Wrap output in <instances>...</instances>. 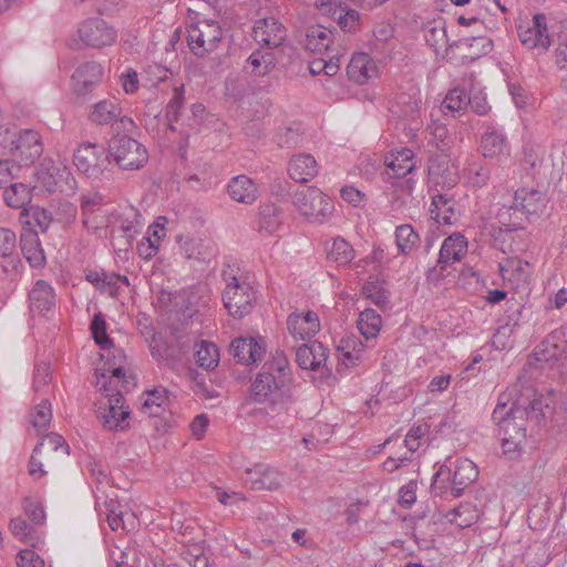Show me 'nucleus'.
Instances as JSON below:
<instances>
[{
    "label": "nucleus",
    "mask_w": 567,
    "mask_h": 567,
    "mask_svg": "<svg viewBox=\"0 0 567 567\" xmlns=\"http://www.w3.org/2000/svg\"><path fill=\"white\" fill-rule=\"evenodd\" d=\"M289 380V363L282 352H277L267 361L250 388V399L258 403H270L274 413L289 412L293 394Z\"/></svg>",
    "instance_id": "obj_1"
},
{
    "label": "nucleus",
    "mask_w": 567,
    "mask_h": 567,
    "mask_svg": "<svg viewBox=\"0 0 567 567\" xmlns=\"http://www.w3.org/2000/svg\"><path fill=\"white\" fill-rule=\"evenodd\" d=\"M540 411V402L532 401L528 408L518 406L515 403L506 409V405L499 403L493 412V420L498 425V436L502 442V449L511 457L523 447L526 440L525 419L529 413Z\"/></svg>",
    "instance_id": "obj_2"
},
{
    "label": "nucleus",
    "mask_w": 567,
    "mask_h": 567,
    "mask_svg": "<svg viewBox=\"0 0 567 567\" xmlns=\"http://www.w3.org/2000/svg\"><path fill=\"white\" fill-rule=\"evenodd\" d=\"M528 364L537 369L555 370L558 374L567 373V340L563 330L549 333L533 351Z\"/></svg>",
    "instance_id": "obj_3"
},
{
    "label": "nucleus",
    "mask_w": 567,
    "mask_h": 567,
    "mask_svg": "<svg viewBox=\"0 0 567 567\" xmlns=\"http://www.w3.org/2000/svg\"><path fill=\"white\" fill-rule=\"evenodd\" d=\"M223 278L226 282L223 302L229 315L235 318L249 315L257 301L252 286L246 279L227 271L223 272Z\"/></svg>",
    "instance_id": "obj_4"
},
{
    "label": "nucleus",
    "mask_w": 567,
    "mask_h": 567,
    "mask_svg": "<svg viewBox=\"0 0 567 567\" xmlns=\"http://www.w3.org/2000/svg\"><path fill=\"white\" fill-rule=\"evenodd\" d=\"M109 159L122 169H140L148 159L147 150L135 138L117 133L107 143Z\"/></svg>",
    "instance_id": "obj_5"
},
{
    "label": "nucleus",
    "mask_w": 567,
    "mask_h": 567,
    "mask_svg": "<svg viewBox=\"0 0 567 567\" xmlns=\"http://www.w3.org/2000/svg\"><path fill=\"white\" fill-rule=\"evenodd\" d=\"M293 205L310 223L322 224L333 212L331 200L317 187L306 186L293 194Z\"/></svg>",
    "instance_id": "obj_6"
},
{
    "label": "nucleus",
    "mask_w": 567,
    "mask_h": 567,
    "mask_svg": "<svg viewBox=\"0 0 567 567\" xmlns=\"http://www.w3.org/2000/svg\"><path fill=\"white\" fill-rule=\"evenodd\" d=\"M187 32L188 47L197 56L215 51L224 38L219 22L212 19H203L190 24Z\"/></svg>",
    "instance_id": "obj_7"
},
{
    "label": "nucleus",
    "mask_w": 567,
    "mask_h": 567,
    "mask_svg": "<svg viewBox=\"0 0 567 567\" xmlns=\"http://www.w3.org/2000/svg\"><path fill=\"white\" fill-rule=\"evenodd\" d=\"M87 118L95 125H110L117 133H132L135 128L134 121L123 113V109L115 97L94 103L90 109Z\"/></svg>",
    "instance_id": "obj_8"
},
{
    "label": "nucleus",
    "mask_w": 567,
    "mask_h": 567,
    "mask_svg": "<svg viewBox=\"0 0 567 567\" xmlns=\"http://www.w3.org/2000/svg\"><path fill=\"white\" fill-rule=\"evenodd\" d=\"M382 178L392 186L399 185L411 190V179H404L415 168L414 153L410 148L394 150L385 155Z\"/></svg>",
    "instance_id": "obj_9"
},
{
    "label": "nucleus",
    "mask_w": 567,
    "mask_h": 567,
    "mask_svg": "<svg viewBox=\"0 0 567 567\" xmlns=\"http://www.w3.org/2000/svg\"><path fill=\"white\" fill-rule=\"evenodd\" d=\"M73 163L81 174L92 179H99L107 169L110 159L103 146L86 143L76 148L73 154Z\"/></svg>",
    "instance_id": "obj_10"
},
{
    "label": "nucleus",
    "mask_w": 567,
    "mask_h": 567,
    "mask_svg": "<svg viewBox=\"0 0 567 567\" xmlns=\"http://www.w3.org/2000/svg\"><path fill=\"white\" fill-rule=\"evenodd\" d=\"M78 37L83 45L94 49L113 45L117 32L113 25L102 18H89L78 27Z\"/></svg>",
    "instance_id": "obj_11"
},
{
    "label": "nucleus",
    "mask_w": 567,
    "mask_h": 567,
    "mask_svg": "<svg viewBox=\"0 0 567 567\" xmlns=\"http://www.w3.org/2000/svg\"><path fill=\"white\" fill-rule=\"evenodd\" d=\"M466 252L467 240L462 234L455 233L446 237L441 246L436 266L427 270V280L439 281L443 278L446 267L461 261Z\"/></svg>",
    "instance_id": "obj_12"
},
{
    "label": "nucleus",
    "mask_w": 567,
    "mask_h": 567,
    "mask_svg": "<svg viewBox=\"0 0 567 567\" xmlns=\"http://www.w3.org/2000/svg\"><path fill=\"white\" fill-rule=\"evenodd\" d=\"M421 105L422 100L420 92L412 90V92L409 93L403 92L398 94L390 111L399 118L405 121L409 130L415 133L423 124Z\"/></svg>",
    "instance_id": "obj_13"
},
{
    "label": "nucleus",
    "mask_w": 567,
    "mask_h": 567,
    "mask_svg": "<svg viewBox=\"0 0 567 567\" xmlns=\"http://www.w3.org/2000/svg\"><path fill=\"white\" fill-rule=\"evenodd\" d=\"M424 39L427 45L431 47L436 53H439L441 49H444V51L447 52V50L452 49L453 47L470 48L475 44L477 47H482L481 53L485 54L491 47V43L487 41V39L483 37L464 38L453 42L452 44H449L444 23H441L440 25L426 27L424 29Z\"/></svg>",
    "instance_id": "obj_14"
},
{
    "label": "nucleus",
    "mask_w": 567,
    "mask_h": 567,
    "mask_svg": "<svg viewBox=\"0 0 567 567\" xmlns=\"http://www.w3.org/2000/svg\"><path fill=\"white\" fill-rule=\"evenodd\" d=\"M131 411L125 405L124 396L117 391L107 399L104 408L100 406L97 417L101 420L103 426L110 431L125 430L130 426L127 419Z\"/></svg>",
    "instance_id": "obj_15"
},
{
    "label": "nucleus",
    "mask_w": 567,
    "mask_h": 567,
    "mask_svg": "<svg viewBox=\"0 0 567 567\" xmlns=\"http://www.w3.org/2000/svg\"><path fill=\"white\" fill-rule=\"evenodd\" d=\"M12 146V156L21 164L28 165L38 159L43 153V144L40 134L33 130H22L16 135Z\"/></svg>",
    "instance_id": "obj_16"
},
{
    "label": "nucleus",
    "mask_w": 567,
    "mask_h": 567,
    "mask_svg": "<svg viewBox=\"0 0 567 567\" xmlns=\"http://www.w3.org/2000/svg\"><path fill=\"white\" fill-rule=\"evenodd\" d=\"M518 37L520 42L528 49H536L545 52L550 45V39L547 33L546 17L535 14L532 23L519 25Z\"/></svg>",
    "instance_id": "obj_17"
},
{
    "label": "nucleus",
    "mask_w": 567,
    "mask_h": 567,
    "mask_svg": "<svg viewBox=\"0 0 567 567\" xmlns=\"http://www.w3.org/2000/svg\"><path fill=\"white\" fill-rule=\"evenodd\" d=\"M102 76L103 68L97 62L87 61L80 64L71 76L73 93L85 96L101 82Z\"/></svg>",
    "instance_id": "obj_18"
},
{
    "label": "nucleus",
    "mask_w": 567,
    "mask_h": 567,
    "mask_svg": "<svg viewBox=\"0 0 567 567\" xmlns=\"http://www.w3.org/2000/svg\"><path fill=\"white\" fill-rule=\"evenodd\" d=\"M429 178L435 187L451 189L458 183L457 168L450 162L446 154L430 159Z\"/></svg>",
    "instance_id": "obj_19"
},
{
    "label": "nucleus",
    "mask_w": 567,
    "mask_h": 567,
    "mask_svg": "<svg viewBox=\"0 0 567 567\" xmlns=\"http://www.w3.org/2000/svg\"><path fill=\"white\" fill-rule=\"evenodd\" d=\"M37 455L47 464V467L52 468L62 460H65L70 454V447L65 440L56 433L45 435L42 441L34 447Z\"/></svg>",
    "instance_id": "obj_20"
},
{
    "label": "nucleus",
    "mask_w": 567,
    "mask_h": 567,
    "mask_svg": "<svg viewBox=\"0 0 567 567\" xmlns=\"http://www.w3.org/2000/svg\"><path fill=\"white\" fill-rule=\"evenodd\" d=\"M252 35L257 43L269 49L281 45L286 39L285 27L275 18H265L256 21Z\"/></svg>",
    "instance_id": "obj_21"
},
{
    "label": "nucleus",
    "mask_w": 567,
    "mask_h": 567,
    "mask_svg": "<svg viewBox=\"0 0 567 567\" xmlns=\"http://www.w3.org/2000/svg\"><path fill=\"white\" fill-rule=\"evenodd\" d=\"M246 474V482L250 484L254 491H275L280 487L284 481L280 472L266 464H256L248 468Z\"/></svg>",
    "instance_id": "obj_22"
},
{
    "label": "nucleus",
    "mask_w": 567,
    "mask_h": 567,
    "mask_svg": "<svg viewBox=\"0 0 567 567\" xmlns=\"http://www.w3.org/2000/svg\"><path fill=\"white\" fill-rule=\"evenodd\" d=\"M230 351L237 362L252 364L262 360L266 344L261 339L237 338L231 342Z\"/></svg>",
    "instance_id": "obj_23"
},
{
    "label": "nucleus",
    "mask_w": 567,
    "mask_h": 567,
    "mask_svg": "<svg viewBox=\"0 0 567 567\" xmlns=\"http://www.w3.org/2000/svg\"><path fill=\"white\" fill-rule=\"evenodd\" d=\"M432 203L430 207L431 218L439 224L451 225L457 219L456 200L446 193L437 189L432 192Z\"/></svg>",
    "instance_id": "obj_24"
},
{
    "label": "nucleus",
    "mask_w": 567,
    "mask_h": 567,
    "mask_svg": "<svg viewBox=\"0 0 567 567\" xmlns=\"http://www.w3.org/2000/svg\"><path fill=\"white\" fill-rule=\"evenodd\" d=\"M30 310L48 316L54 311L55 295L53 288L44 280H38L29 292Z\"/></svg>",
    "instance_id": "obj_25"
},
{
    "label": "nucleus",
    "mask_w": 567,
    "mask_h": 567,
    "mask_svg": "<svg viewBox=\"0 0 567 567\" xmlns=\"http://www.w3.org/2000/svg\"><path fill=\"white\" fill-rule=\"evenodd\" d=\"M327 359L328 349L318 341L301 344L296 350V362L305 370H318Z\"/></svg>",
    "instance_id": "obj_26"
},
{
    "label": "nucleus",
    "mask_w": 567,
    "mask_h": 567,
    "mask_svg": "<svg viewBox=\"0 0 567 567\" xmlns=\"http://www.w3.org/2000/svg\"><path fill=\"white\" fill-rule=\"evenodd\" d=\"M287 327L295 339H306L315 336L320 330L318 315L313 311L306 313H291L287 319Z\"/></svg>",
    "instance_id": "obj_27"
},
{
    "label": "nucleus",
    "mask_w": 567,
    "mask_h": 567,
    "mask_svg": "<svg viewBox=\"0 0 567 567\" xmlns=\"http://www.w3.org/2000/svg\"><path fill=\"white\" fill-rule=\"evenodd\" d=\"M546 204L545 194L538 189L522 188L515 193V208H520L527 217L542 214L546 208Z\"/></svg>",
    "instance_id": "obj_28"
},
{
    "label": "nucleus",
    "mask_w": 567,
    "mask_h": 567,
    "mask_svg": "<svg viewBox=\"0 0 567 567\" xmlns=\"http://www.w3.org/2000/svg\"><path fill=\"white\" fill-rule=\"evenodd\" d=\"M481 150L484 157L501 158L509 155L507 137L494 127H487L482 135Z\"/></svg>",
    "instance_id": "obj_29"
},
{
    "label": "nucleus",
    "mask_w": 567,
    "mask_h": 567,
    "mask_svg": "<svg viewBox=\"0 0 567 567\" xmlns=\"http://www.w3.org/2000/svg\"><path fill=\"white\" fill-rule=\"evenodd\" d=\"M20 247L22 255L32 267H42L45 262V255L41 247L38 233L25 228L20 235Z\"/></svg>",
    "instance_id": "obj_30"
},
{
    "label": "nucleus",
    "mask_w": 567,
    "mask_h": 567,
    "mask_svg": "<svg viewBox=\"0 0 567 567\" xmlns=\"http://www.w3.org/2000/svg\"><path fill=\"white\" fill-rule=\"evenodd\" d=\"M181 248L188 259L202 262H208L216 256L215 244L208 238L192 237L186 238Z\"/></svg>",
    "instance_id": "obj_31"
},
{
    "label": "nucleus",
    "mask_w": 567,
    "mask_h": 567,
    "mask_svg": "<svg viewBox=\"0 0 567 567\" xmlns=\"http://www.w3.org/2000/svg\"><path fill=\"white\" fill-rule=\"evenodd\" d=\"M288 173L293 181L299 183H306L317 175V161L310 154H297L292 156V158L289 162Z\"/></svg>",
    "instance_id": "obj_32"
},
{
    "label": "nucleus",
    "mask_w": 567,
    "mask_h": 567,
    "mask_svg": "<svg viewBox=\"0 0 567 567\" xmlns=\"http://www.w3.org/2000/svg\"><path fill=\"white\" fill-rule=\"evenodd\" d=\"M333 32L322 25L310 27L306 33L305 47L313 53L334 52Z\"/></svg>",
    "instance_id": "obj_33"
},
{
    "label": "nucleus",
    "mask_w": 567,
    "mask_h": 567,
    "mask_svg": "<svg viewBox=\"0 0 567 567\" xmlns=\"http://www.w3.org/2000/svg\"><path fill=\"white\" fill-rule=\"evenodd\" d=\"M477 476L478 470L472 461L467 458L460 460L453 472L452 494L460 497L465 487L473 483Z\"/></svg>",
    "instance_id": "obj_34"
},
{
    "label": "nucleus",
    "mask_w": 567,
    "mask_h": 567,
    "mask_svg": "<svg viewBox=\"0 0 567 567\" xmlns=\"http://www.w3.org/2000/svg\"><path fill=\"white\" fill-rule=\"evenodd\" d=\"M375 73V65L367 53L354 54L348 66L347 74L358 84L365 83Z\"/></svg>",
    "instance_id": "obj_35"
},
{
    "label": "nucleus",
    "mask_w": 567,
    "mask_h": 567,
    "mask_svg": "<svg viewBox=\"0 0 567 567\" xmlns=\"http://www.w3.org/2000/svg\"><path fill=\"white\" fill-rule=\"evenodd\" d=\"M338 351L341 363L349 368L357 365L363 359L365 346L360 338L348 336L340 340Z\"/></svg>",
    "instance_id": "obj_36"
},
{
    "label": "nucleus",
    "mask_w": 567,
    "mask_h": 567,
    "mask_svg": "<svg viewBox=\"0 0 567 567\" xmlns=\"http://www.w3.org/2000/svg\"><path fill=\"white\" fill-rule=\"evenodd\" d=\"M257 186L247 176L240 175L234 177L228 184L229 196L244 204H252L257 199Z\"/></svg>",
    "instance_id": "obj_37"
},
{
    "label": "nucleus",
    "mask_w": 567,
    "mask_h": 567,
    "mask_svg": "<svg viewBox=\"0 0 567 567\" xmlns=\"http://www.w3.org/2000/svg\"><path fill=\"white\" fill-rule=\"evenodd\" d=\"M277 60L272 52L257 50L250 54L246 61V70L252 75L264 76L268 74L276 65Z\"/></svg>",
    "instance_id": "obj_38"
},
{
    "label": "nucleus",
    "mask_w": 567,
    "mask_h": 567,
    "mask_svg": "<svg viewBox=\"0 0 567 567\" xmlns=\"http://www.w3.org/2000/svg\"><path fill=\"white\" fill-rule=\"evenodd\" d=\"M327 257L338 266L348 265L354 258L352 246L343 238H334L330 246H327Z\"/></svg>",
    "instance_id": "obj_39"
},
{
    "label": "nucleus",
    "mask_w": 567,
    "mask_h": 567,
    "mask_svg": "<svg viewBox=\"0 0 567 567\" xmlns=\"http://www.w3.org/2000/svg\"><path fill=\"white\" fill-rule=\"evenodd\" d=\"M31 190L23 183L11 184L3 193V199L12 208L27 209L25 205L31 202Z\"/></svg>",
    "instance_id": "obj_40"
},
{
    "label": "nucleus",
    "mask_w": 567,
    "mask_h": 567,
    "mask_svg": "<svg viewBox=\"0 0 567 567\" xmlns=\"http://www.w3.org/2000/svg\"><path fill=\"white\" fill-rule=\"evenodd\" d=\"M381 316L373 309L363 310L358 319V329L365 340L374 339L381 329Z\"/></svg>",
    "instance_id": "obj_41"
},
{
    "label": "nucleus",
    "mask_w": 567,
    "mask_h": 567,
    "mask_svg": "<svg viewBox=\"0 0 567 567\" xmlns=\"http://www.w3.org/2000/svg\"><path fill=\"white\" fill-rule=\"evenodd\" d=\"M450 523L455 524L460 528L470 527L478 518V512L472 504H461L450 511L446 515Z\"/></svg>",
    "instance_id": "obj_42"
},
{
    "label": "nucleus",
    "mask_w": 567,
    "mask_h": 567,
    "mask_svg": "<svg viewBox=\"0 0 567 567\" xmlns=\"http://www.w3.org/2000/svg\"><path fill=\"white\" fill-rule=\"evenodd\" d=\"M420 237L409 224H403L395 229V243L401 254H410L419 244Z\"/></svg>",
    "instance_id": "obj_43"
},
{
    "label": "nucleus",
    "mask_w": 567,
    "mask_h": 567,
    "mask_svg": "<svg viewBox=\"0 0 567 567\" xmlns=\"http://www.w3.org/2000/svg\"><path fill=\"white\" fill-rule=\"evenodd\" d=\"M195 359L199 367L213 369L218 364V349L214 343L203 340L196 343Z\"/></svg>",
    "instance_id": "obj_44"
},
{
    "label": "nucleus",
    "mask_w": 567,
    "mask_h": 567,
    "mask_svg": "<svg viewBox=\"0 0 567 567\" xmlns=\"http://www.w3.org/2000/svg\"><path fill=\"white\" fill-rule=\"evenodd\" d=\"M281 224L280 210L274 204H264L259 207V228L269 234L276 231Z\"/></svg>",
    "instance_id": "obj_45"
},
{
    "label": "nucleus",
    "mask_w": 567,
    "mask_h": 567,
    "mask_svg": "<svg viewBox=\"0 0 567 567\" xmlns=\"http://www.w3.org/2000/svg\"><path fill=\"white\" fill-rule=\"evenodd\" d=\"M429 130L431 131L429 144L434 145L442 154H446L454 142L447 127L444 124H433L429 126Z\"/></svg>",
    "instance_id": "obj_46"
},
{
    "label": "nucleus",
    "mask_w": 567,
    "mask_h": 567,
    "mask_svg": "<svg viewBox=\"0 0 567 567\" xmlns=\"http://www.w3.org/2000/svg\"><path fill=\"white\" fill-rule=\"evenodd\" d=\"M52 420L51 404L48 400H42L30 413V423L38 433L47 430Z\"/></svg>",
    "instance_id": "obj_47"
},
{
    "label": "nucleus",
    "mask_w": 567,
    "mask_h": 567,
    "mask_svg": "<svg viewBox=\"0 0 567 567\" xmlns=\"http://www.w3.org/2000/svg\"><path fill=\"white\" fill-rule=\"evenodd\" d=\"M167 402L165 390H152L145 393L141 410L148 416H157L159 409Z\"/></svg>",
    "instance_id": "obj_48"
},
{
    "label": "nucleus",
    "mask_w": 567,
    "mask_h": 567,
    "mask_svg": "<svg viewBox=\"0 0 567 567\" xmlns=\"http://www.w3.org/2000/svg\"><path fill=\"white\" fill-rule=\"evenodd\" d=\"M10 529L17 538L33 547H35L39 542V536L35 534L33 527L21 517L11 519Z\"/></svg>",
    "instance_id": "obj_49"
},
{
    "label": "nucleus",
    "mask_w": 567,
    "mask_h": 567,
    "mask_svg": "<svg viewBox=\"0 0 567 567\" xmlns=\"http://www.w3.org/2000/svg\"><path fill=\"white\" fill-rule=\"evenodd\" d=\"M491 176L489 167L482 161L470 163L466 168L468 183L474 187H483L487 184Z\"/></svg>",
    "instance_id": "obj_50"
},
{
    "label": "nucleus",
    "mask_w": 567,
    "mask_h": 567,
    "mask_svg": "<svg viewBox=\"0 0 567 567\" xmlns=\"http://www.w3.org/2000/svg\"><path fill=\"white\" fill-rule=\"evenodd\" d=\"M104 196L96 190H89L80 195V207L82 215L92 216L104 205Z\"/></svg>",
    "instance_id": "obj_51"
},
{
    "label": "nucleus",
    "mask_w": 567,
    "mask_h": 567,
    "mask_svg": "<svg viewBox=\"0 0 567 567\" xmlns=\"http://www.w3.org/2000/svg\"><path fill=\"white\" fill-rule=\"evenodd\" d=\"M22 216L31 217V219L25 220V223L30 226L39 227L41 231H45L52 220L51 214L48 210L37 206L24 209Z\"/></svg>",
    "instance_id": "obj_52"
},
{
    "label": "nucleus",
    "mask_w": 567,
    "mask_h": 567,
    "mask_svg": "<svg viewBox=\"0 0 567 567\" xmlns=\"http://www.w3.org/2000/svg\"><path fill=\"white\" fill-rule=\"evenodd\" d=\"M151 353L157 361L169 362L176 359L175 349L161 337H154L150 344Z\"/></svg>",
    "instance_id": "obj_53"
},
{
    "label": "nucleus",
    "mask_w": 567,
    "mask_h": 567,
    "mask_svg": "<svg viewBox=\"0 0 567 567\" xmlns=\"http://www.w3.org/2000/svg\"><path fill=\"white\" fill-rule=\"evenodd\" d=\"M91 331L95 342L101 347L102 350H110L112 341L106 334V322L101 312L94 315L91 322Z\"/></svg>",
    "instance_id": "obj_54"
},
{
    "label": "nucleus",
    "mask_w": 567,
    "mask_h": 567,
    "mask_svg": "<svg viewBox=\"0 0 567 567\" xmlns=\"http://www.w3.org/2000/svg\"><path fill=\"white\" fill-rule=\"evenodd\" d=\"M184 86H176L173 96L166 105L165 116L169 122H177L181 115V110L184 105Z\"/></svg>",
    "instance_id": "obj_55"
},
{
    "label": "nucleus",
    "mask_w": 567,
    "mask_h": 567,
    "mask_svg": "<svg viewBox=\"0 0 567 567\" xmlns=\"http://www.w3.org/2000/svg\"><path fill=\"white\" fill-rule=\"evenodd\" d=\"M467 94L461 87H454L446 94L443 106L452 112H458L467 107Z\"/></svg>",
    "instance_id": "obj_56"
},
{
    "label": "nucleus",
    "mask_w": 567,
    "mask_h": 567,
    "mask_svg": "<svg viewBox=\"0 0 567 567\" xmlns=\"http://www.w3.org/2000/svg\"><path fill=\"white\" fill-rule=\"evenodd\" d=\"M51 381L50 364L48 362H39L34 367L33 373V390L35 392L41 391L43 386L49 385Z\"/></svg>",
    "instance_id": "obj_57"
},
{
    "label": "nucleus",
    "mask_w": 567,
    "mask_h": 567,
    "mask_svg": "<svg viewBox=\"0 0 567 567\" xmlns=\"http://www.w3.org/2000/svg\"><path fill=\"white\" fill-rule=\"evenodd\" d=\"M364 293L374 305L383 308L389 303V295L378 282H369L364 286Z\"/></svg>",
    "instance_id": "obj_58"
},
{
    "label": "nucleus",
    "mask_w": 567,
    "mask_h": 567,
    "mask_svg": "<svg viewBox=\"0 0 567 567\" xmlns=\"http://www.w3.org/2000/svg\"><path fill=\"white\" fill-rule=\"evenodd\" d=\"M16 234L9 228L0 227V257L12 255L16 251Z\"/></svg>",
    "instance_id": "obj_59"
},
{
    "label": "nucleus",
    "mask_w": 567,
    "mask_h": 567,
    "mask_svg": "<svg viewBox=\"0 0 567 567\" xmlns=\"http://www.w3.org/2000/svg\"><path fill=\"white\" fill-rule=\"evenodd\" d=\"M516 326H517L516 322H514V323L506 322V323L499 326L493 336V344L498 349L506 348L507 343H508V339L513 334Z\"/></svg>",
    "instance_id": "obj_60"
},
{
    "label": "nucleus",
    "mask_w": 567,
    "mask_h": 567,
    "mask_svg": "<svg viewBox=\"0 0 567 567\" xmlns=\"http://www.w3.org/2000/svg\"><path fill=\"white\" fill-rule=\"evenodd\" d=\"M18 567H44V560L31 549H22L18 554Z\"/></svg>",
    "instance_id": "obj_61"
},
{
    "label": "nucleus",
    "mask_w": 567,
    "mask_h": 567,
    "mask_svg": "<svg viewBox=\"0 0 567 567\" xmlns=\"http://www.w3.org/2000/svg\"><path fill=\"white\" fill-rule=\"evenodd\" d=\"M158 248L157 239H153L151 236H145L137 244V254L141 258L150 260L157 254Z\"/></svg>",
    "instance_id": "obj_62"
},
{
    "label": "nucleus",
    "mask_w": 567,
    "mask_h": 567,
    "mask_svg": "<svg viewBox=\"0 0 567 567\" xmlns=\"http://www.w3.org/2000/svg\"><path fill=\"white\" fill-rule=\"evenodd\" d=\"M416 487H417V484L415 481H410L409 483H406L405 485H403L401 488H400V492H399V503L405 507V508H409L411 507L415 501H416Z\"/></svg>",
    "instance_id": "obj_63"
},
{
    "label": "nucleus",
    "mask_w": 567,
    "mask_h": 567,
    "mask_svg": "<svg viewBox=\"0 0 567 567\" xmlns=\"http://www.w3.org/2000/svg\"><path fill=\"white\" fill-rule=\"evenodd\" d=\"M301 141L299 133L291 127H286L277 137V144L280 147L291 148L297 146Z\"/></svg>",
    "instance_id": "obj_64"
}]
</instances>
